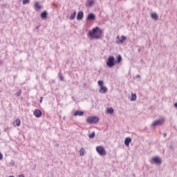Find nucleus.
Listing matches in <instances>:
<instances>
[{
    "mask_svg": "<svg viewBox=\"0 0 177 177\" xmlns=\"http://www.w3.org/2000/svg\"><path fill=\"white\" fill-rule=\"evenodd\" d=\"M75 16H77V12L75 11L69 17L70 20H74L75 19Z\"/></svg>",
    "mask_w": 177,
    "mask_h": 177,
    "instance_id": "dca6fc26",
    "label": "nucleus"
},
{
    "mask_svg": "<svg viewBox=\"0 0 177 177\" xmlns=\"http://www.w3.org/2000/svg\"><path fill=\"white\" fill-rule=\"evenodd\" d=\"M30 3V0H23L22 1V5H27Z\"/></svg>",
    "mask_w": 177,
    "mask_h": 177,
    "instance_id": "b1692460",
    "label": "nucleus"
},
{
    "mask_svg": "<svg viewBox=\"0 0 177 177\" xmlns=\"http://www.w3.org/2000/svg\"><path fill=\"white\" fill-rule=\"evenodd\" d=\"M3 159V155L0 152V160Z\"/></svg>",
    "mask_w": 177,
    "mask_h": 177,
    "instance_id": "7c9ffc66",
    "label": "nucleus"
},
{
    "mask_svg": "<svg viewBox=\"0 0 177 177\" xmlns=\"http://www.w3.org/2000/svg\"><path fill=\"white\" fill-rule=\"evenodd\" d=\"M38 28H39V26H37L35 30H38Z\"/></svg>",
    "mask_w": 177,
    "mask_h": 177,
    "instance_id": "ea45409f",
    "label": "nucleus"
},
{
    "mask_svg": "<svg viewBox=\"0 0 177 177\" xmlns=\"http://www.w3.org/2000/svg\"><path fill=\"white\" fill-rule=\"evenodd\" d=\"M174 107H176V109H177V102H176V103L174 104Z\"/></svg>",
    "mask_w": 177,
    "mask_h": 177,
    "instance_id": "c9c22d12",
    "label": "nucleus"
},
{
    "mask_svg": "<svg viewBox=\"0 0 177 177\" xmlns=\"http://www.w3.org/2000/svg\"><path fill=\"white\" fill-rule=\"evenodd\" d=\"M84 19V12L80 11L77 15V20H82Z\"/></svg>",
    "mask_w": 177,
    "mask_h": 177,
    "instance_id": "9b49d317",
    "label": "nucleus"
},
{
    "mask_svg": "<svg viewBox=\"0 0 177 177\" xmlns=\"http://www.w3.org/2000/svg\"><path fill=\"white\" fill-rule=\"evenodd\" d=\"M97 84H98V86H100V88H102V86H103V81H102V80H99L97 82Z\"/></svg>",
    "mask_w": 177,
    "mask_h": 177,
    "instance_id": "a878e982",
    "label": "nucleus"
},
{
    "mask_svg": "<svg viewBox=\"0 0 177 177\" xmlns=\"http://www.w3.org/2000/svg\"><path fill=\"white\" fill-rule=\"evenodd\" d=\"M95 19H96V15H95V14L93 13H90L87 16L86 20L91 21V20H95Z\"/></svg>",
    "mask_w": 177,
    "mask_h": 177,
    "instance_id": "1a4fd4ad",
    "label": "nucleus"
},
{
    "mask_svg": "<svg viewBox=\"0 0 177 177\" xmlns=\"http://www.w3.org/2000/svg\"><path fill=\"white\" fill-rule=\"evenodd\" d=\"M131 142H132V139H131V138H129V137L126 138L124 140L125 146H127L128 147V146H129V143H131Z\"/></svg>",
    "mask_w": 177,
    "mask_h": 177,
    "instance_id": "ddd939ff",
    "label": "nucleus"
},
{
    "mask_svg": "<svg viewBox=\"0 0 177 177\" xmlns=\"http://www.w3.org/2000/svg\"><path fill=\"white\" fill-rule=\"evenodd\" d=\"M151 17L152 19H156V12L151 14Z\"/></svg>",
    "mask_w": 177,
    "mask_h": 177,
    "instance_id": "c756f323",
    "label": "nucleus"
},
{
    "mask_svg": "<svg viewBox=\"0 0 177 177\" xmlns=\"http://www.w3.org/2000/svg\"><path fill=\"white\" fill-rule=\"evenodd\" d=\"M15 124H16L17 127H20V124H21V122L20 121V120L17 119L15 121Z\"/></svg>",
    "mask_w": 177,
    "mask_h": 177,
    "instance_id": "393cba45",
    "label": "nucleus"
},
{
    "mask_svg": "<svg viewBox=\"0 0 177 177\" xmlns=\"http://www.w3.org/2000/svg\"><path fill=\"white\" fill-rule=\"evenodd\" d=\"M93 5V0H88V6H89V8H91V6H92Z\"/></svg>",
    "mask_w": 177,
    "mask_h": 177,
    "instance_id": "4be33fe9",
    "label": "nucleus"
},
{
    "mask_svg": "<svg viewBox=\"0 0 177 177\" xmlns=\"http://www.w3.org/2000/svg\"><path fill=\"white\" fill-rule=\"evenodd\" d=\"M41 19H42V20H45V19H46V17H48V12L46 11H44L43 12L41 13Z\"/></svg>",
    "mask_w": 177,
    "mask_h": 177,
    "instance_id": "4468645a",
    "label": "nucleus"
},
{
    "mask_svg": "<svg viewBox=\"0 0 177 177\" xmlns=\"http://www.w3.org/2000/svg\"><path fill=\"white\" fill-rule=\"evenodd\" d=\"M75 117H77V115H79L80 117H82L84 115V111H77L74 113Z\"/></svg>",
    "mask_w": 177,
    "mask_h": 177,
    "instance_id": "2eb2a0df",
    "label": "nucleus"
},
{
    "mask_svg": "<svg viewBox=\"0 0 177 177\" xmlns=\"http://www.w3.org/2000/svg\"><path fill=\"white\" fill-rule=\"evenodd\" d=\"M58 77H59L60 81H64V77H63V75H62V73H59Z\"/></svg>",
    "mask_w": 177,
    "mask_h": 177,
    "instance_id": "5701e85b",
    "label": "nucleus"
},
{
    "mask_svg": "<svg viewBox=\"0 0 177 177\" xmlns=\"http://www.w3.org/2000/svg\"><path fill=\"white\" fill-rule=\"evenodd\" d=\"M136 78H140V75H137L136 76Z\"/></svg>",
    "mask_w": 177,
    "mask_h": 177,
    "instance_id": "72a5a7b5",
    "label": "nucleus"
},
{
    "mask_svg": "<svg viewBox=\"0 0 177 177\" xmlns=\"http://www.w3.org/2000/svg\"><path fill=\"white\" fill-rule=\"evenodd\" d=\"M99 122V117L97 116H90L87 118L86 122L88 124H96V122Z\"/></svg>",
    "mask_w": 177,
    "mask_h": 177,
    "instance_id": "7ed1b4c3",
    "label": "nucleus"
},
{
    "mask_svg": "<svg viewBox=\"0 0 177 177\" xmlns=\"http://www.w3.org/2000/svg\"><path fill=\"white\" fill-rule=\"evenodd\" d=\"M19 177H24V175L20 174V175L19 176Z\"/></svg>",
    "mask_w": 177,
    "mask_h": 177,
    "instance_id": "58836bf2",
    "label": "nucleus"
},
{
    "mask_svg": "<svg viewBox=\"0 0 177 177\" xmlns=\"http://www.w3.org/2000/svg\"><path fill=\"white\" fill-rule=\"evenodd\" d=\"M34 7H35V10L36 12H39V10H41V9H42V6H41V4H39V2L36 1L34 4Z\"/></svg>",
    "mask_w": 177,
    "mask_h": 177,
    "instance_id": "6e6552de",
    "label": "nucleus"
},
{
    "mask_svg": "<svg viewBox=\"0 0 177 177\" xmlns=\"http://www.w3.org/2000/svg\"><path fill=\"white\" fill-rule=\"evenodd\" d=\"M63 120H66V116H64V117L63 118Z\"/></svg>",
    "mask_w": 177,
    "mask_h": 177,
    "instance_id": "a19ab883",
    "label": "nucleus"
},
{
    "mask_svg": "<svg viewBox=\"0 0 177 177\" xmlns=\"http://www.w3.org/2000/svg\"><path fill=\"white\" fill-rule=\"evenodd\" d=\"M22 93V91L21 90L19 91V92H17V93H15V95L17 96H21Z\"/></svg>",
    "mask_w": 177,
    "mask_h": 177,
    "instance_id": "c85d7f7f",
    "label": "nucleus"
},
{
    "mask_svg": "<svg viewBox=\"0 0 177 177\" xmlns=\"http://www.w3.org/2000/svg\"><path fill=\"white\" fill-rule=\"evenodd\" d=\"M151 164H156V157L152 158V160L150 161Z\"/></svg>",
    "mask_w": 177,
    "mask_h": 177,
    "instance_id": "bb28decb",
    "label": "nucleus"
},
{
    "mask_svg": "<svg viewBox=\"0 0 177 177\" xmlns=\"http://www.w3.org/2000/svg\"><path fill=\"white\" fill-rule=\"evenodd\" d=\"M161 164H162V159L159 156H156V165H161Z\"/></svg>",
    "mask_w": 177,
    "mask_h": 177,
    "instance_id": "9d476101",
    "label": "nucleus"
},
{
    "mask_svg": "<svg viewBox=\"0 0 177 177\" xmlns=\"http://www.w3.org/2000/svg\"><path fill=\"white\" fill-rule=\"evenodd\" d=\"M157 19H158V15L156 14V20H157Z\"/></svg>",
    "mask_w": 177,
    "mask_h": 177,
    "instance_id": "f704fd0d",
    "label": "nucleus"
},
{
    "mask_svg": "<svg viewBox=\"0 0 177 177\" xmlns=\"http://www.w3.org/2000/svg\"><path fill=\"white\" fill-rule=\"evenodd\" d=\"M42 99H44V97H41L40 103H42Z\"/></svg>",
    "mask_w": 177,
    "mask_h": 177,
    "instance_id": "4c0bfd02",
    "label": "nucleus"
},
{
    "mask_svg": "<svg viewBox=\"0 0 177 177\" xmlns=\"http://www.w3.org/2000/svg\"><path fill=\"white\" fill-rule=\"evenodd\" d=\"M95 131H93L92 133L88 135V138H90V139H93V138H95Z\"/></svg>",
    "mask_w": 177,
    "mask_h": 177,
    "instance_id": "412c9836",
    "label": "nucleus"
},
{
    "mask_svg": "<svg viewBox=\"0 0 177 177\" xmlns=\"http://www.w3.org/2000/svg\"><path fill=\"white\" fill-rule=\"evenodd\" d=\"M170 150H175V148L174 147V145L170 146Z\"/></svg>",
    "mask_w": 177,
    "mask_h": 177,
    "instance_id": "2f4dec72",
    "label": "nucleus"
},
{
    "mask_svg": "<svg viewBox=\"0 0 177 177\" xmlns=\"http://www.w3.org/2000/svg\"><path fill=\"white\" fill-rule=\"evenodd\" d=\"M33 114L35 117H36L37 118H39L42 117V112H41L39 109H35V111L33 112Z\"/></svg>",
    "mask_w": 177,
    "mask_h": 177,
    "instance_id": "423d86ee",
    "label": "nucleus"
},
{
    "mask_svg": "<svg viewBox=\"0 0 177 177\" xmlns=\"http://www.w3.org/2000/svg\"><path fill=\"white\" fill-rule=\"evenodd\" d=\"M9 165H10V167L15 166V161L10 160V162H9Z\"/></svg>",
    "mask_w": 177,
    "mask_h": 177,
    "instance_id": "cd10ccee",
    "label": "nucleus"
},
{
    "mask_svg": "<svg viewBox=\"0 0 177 177\" xmlns=\"http://www.w3.org/2000/svg\"><path fill=\"white\" fill-rule=\"evenodd\" d=\"M96 151L100 156H106V149L102 146L97 147Z\"/></svg>",
    "mask_w": 177,
    "mask_h": 177,
    "instance_id": "20e7f679",
    "label": "nucleus"
},
{
    "mask_svg": "<svg viewBox=\"0 0 177 177\" xmlns=\"http://www.w3.org/2000/svg\"><path fill=\"white\" fill-rule=\"evenodd\" d=\"M106 66H108L109 68H111L115 66V59L113 56L109 57L106 61Z\"/></svg>",
    "mask_w": 177,
    "mask_h": 177,
    "instance_id": "f03ea898",
    "label": "nucleus"
},
{
    "mask_svg": "<svg viewBox=\"0 0 177 177\" xmlns=\"http://www.w3.org/2000/svg\"><path fill=\"white\" fill-rule=\"evenodd\" d=\"M116 44H124V41H125V39H127V37L122 35L121 38H120V37H116Z\"/></svg>",
    "mask_w": 177,
    "mask_h": 177,
    "instance_id": "39448f33",
    "label": "nucleus"
},
{
    "mask_svg": "<svg viewBox=\"0 0 177 177\" xmlns=\"http://www.w3.org/2000/svg\"><path fill=\"white\" fill-rule=\"evenodd\" d=\"M163 136L165 138L167 136V133H163Z\"/></svg>",
    "mask_w": 177,
    "mask_h": 177,
    "instance_id": "e433bc0d",
    "label": "nucleus"
},
{
    "mask_svg": "<svg viewBox=\"0 0 177 177\" xmlns=\"http://www.w3.org/2000/svg\"><path fill=\"white\" fill-rule=\"evenodd\" d=\"M122 60V57H121V55H118L117 57V59L115 61V63H120Z\"/></svg>",
    "mask_w": 177,
    "mask_h": 177,
    "instance_id": "f3484780",
    "label": "nucleus"
},
{
    "mask_svg": "<svg viewBox=\"0 0 177 177\" xmlns=\"http://www.w3.org/2000/svg\"><path fill=\"white\" fill-rule=\"evenodd\" d=\"M152 127H156V121H153V122L152 123Z\"/></svg>",
    "mask_w": 177,
    "mask_h": 177,
    "instance_id": "473e14b6",
    "label": "nucleus"
},
{
    "mask_svg": "<svg viewBox=\"0 0 177 177\" xmlns=\"http://www.w3.org/2000/svg\"><path fill=\"white\" fill-rule=\"evenodd\" d=\"M135 100H136V94H135V93H131V102H135Z\"/></svg>",
    "mask_w": 177,
    "mask_h": 177,
    "instance_id": "a211bd4d",
    "label": "nucleus"
},
{
    "mask_svg": "<svg viewBox=\"0 0 177 177\" xmlns=\"http://www.w3.org/2000/svg\"><path fill=\"white\" fill-rule=\"evenodd\" d=\"M107 87L102 86L100 87V89L99 90L100 93H107Z\"/></svg>",
    "mask_w": 177,
    "mask_h": 177,
    "instance_id": "f8f14e48",
    "label": "nucleus"
},
{
    "mask_svg": "<svg viewBox=\"0 0 177 177\" xmlns=\"http://www.w3.org/2000/svg\"><path fill=\"white\" fill-rule=\"evenodd\" d=\"M102 33L103 32H102V30H100L99 27H95L92 30L88 32V35H90V37L94 39H99V38L102 37Z\"/></svg>",
    "mask_w": 177,
    "mask_h": 177,
    "instance_id": "f257e3e1",
    "label": "nucleus"
},
{
    "mask_svg": "<svg viewBox=\"0 0 177 177\" xmlns=\"http://www.w3.org/2000/svg\"><path fill=\"white\" fill-rule=\"evenodd\" d=\"M84 153H85V149L84 148H82L80 151V156L82 157V156H84Z\"/></svg>",
    "mask_w": 177,
    "mask_h": 177,
    "instance_id": "aec40b11",
    "label": "nucleus"
},
{
    "mask_svg": "<svg viewBox=\"0 0 177 177\" xmlns=\"http://www.w3.org/2000/svg\"><path fill=\"white\" fill-rule=\"evenodd\" d=\"M107 113H108V114H113V113H114V109L113 108H109L107 110Z\"/></svg>",
    "mask_w": 177,
    "mask_h": 177,
    "instance_id": "6ab92c4d",
    "label": "nucleus"
},
{
    "mask_svg": "<svg viewBox=\"0 0 177 177\" xmlns=\"http://www.w3.org/2000/svg\"><path fill=\"white\" fill-rule=\"evenodd\" d=\"M165 123V119L163 118H160L156 120V125H162Z\"/></svg>",
    "mask_w": 177,
    "mask_h": 177,
    "instance_id": "0eeeda50",
    "label": "nucleus"
}]
</instances>
